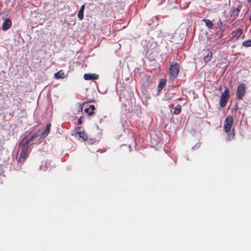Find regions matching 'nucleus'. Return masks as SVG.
<instances>
[{"mask_svg":"<svg viewBox=\"0 0 251 251\" xmlns=\"http://www.w3.org/2000/svg\"><path fill=\"white\" fill-rule=\"evenodd\" d=\"M19 147L22 149L18 162L22 163L25 161L28 155L29 143L24 138L20 142Z\"/></svg>","mask_w":251,"mask_h":251,"instance_id":"nucleus-1","label":"nucleus"},{"mask_svg":"<svg viewBox=\"0 0 251 251\" xmlns=\"http://www.w3.org/2000/svg\"><path fill=\"white\" fill-rule=\"evenodd\" d=\"M180 66L175 61H173L169 67V79L174 80L176 79L179 72Z\"/></svg>","mask_w":251,"mask_h":251,"instance_id":"nucleus-2","label":"nucleus"},{"mask_svg":"<svg viewBox=\"0 0 251 251\" xmlns=\"http://www.w3.org/2000/svg\"><path fill=\"white\" fill-rule=\"evenodd\" d=\"M229 91L228 88L225 86V91L222 94L220 98V104L221 107H224L226 105L229 99Z\"/></svg>","mask_w":251,"mask_h":251,"instance_id":"nucleus-3","label":"nucleus"},{"mask_svg":"<svg viewBox=\"0 0 251 251\" xmlns=\"http://www.w3.org/2000/svg\"><path fill=\"white\" fill-rule=\"evenodd\" d=\"M233 123V118L231 115H228L225 119L224 124V129L226 132H229Z\"/></svg>","mask_w":251,"mask_h":251,"instance_id":"nucleus-4","label":"nucleus"},{"mask_svg":"<svg viewBox=\"0 0 251 251\" xmlns=\"http://www.w3.org/2000/svg\"><path fill=\"white\" fill-rule=\"evenodd\" d=\"M246 93V87L244 83L240 84L237 88V99L238 100L243 99Z\"/></svg>","mask_w":251,"mask_h":251,"instance_id":"nucleus-5","label":"nucleus"},{"mask_svg":"<svg viewBox=\"0 0 251 251\" xmlns=\"http://www.w3.org/2000/svg\"><path fill=\"white\" fill-rule=\"evenodd\" d=\"M39 136V135L33 131H30L27 135L25 136L24 139L29 144L31 142L34 141L35 139Z\"/></svg>","mask_w":251,"mask_h":251,"instance_id":"nucleus-6","label":"nucleus"},{"mask_svg":"<svg viewBox=\"0 0 251 251\" xmlns=\"http://www.w3.org/2000/svg\"><path fill=\"white\" fill-rule=\"evenodd\" d=\"M81 127L80 126L76 127V133L75 134L78 135V136L82 138L83 141H86L87 140L88 136L86 133L84 131H81Z\"/></svg>","mask_w":251,"mask_h":251,"instance_id":"nucleus-7","label":"nucleus"},{"mask_svg":"<svg viewBox=\"0 0 251 251\" xmlns=\"http://www.w3.org/2000/svg\"><path fill=\"white\" fill-rule=\"evenodd\" d=\"M11 25L12 22L11 20L9 18L6 19L2 25L1 29L3 31H6L9 29L11 27Z\"/></svg>","mask_w":251,"mask_h":251,"instance_id":"nucleus-8","label":"nucleus"},{"mask_svg":"<svg viewBox=\"0 0 251 251\" xmlns=\"http://www.w3.org/2000/svg\"><path fill=\"white\" fill-rule=\"evenodd\" d=\"M240 12V9L238 8L233 7L232 9L231 13L232 14L230 15V17L232 18V20H234L236 19L239 16V13Z\"/></svg>","mask_w":251,"mask_h":251,"instance_id":"nucleus-9","label":"nucleus"},{"mask_svg":"<svg viewBox=\"0 0 251 251\" xmlns=\"http://www.w3.org/2000/svg\"><path fill=\"white\" fill-rule=\"evenodd\" d=\"M243 33V29L242 28H238L235 31H232V38L235 39V40H237L239 37Z\"/></svg>","mask_w":251,"mask_h":251,"instance_id":"nucleus-10","label":"nucleus"},{"mask_svg":"<svg viewBox=\"0 0 251 251\" xmlns=\"http://www.w3.org/2000/svg\"><path fill=\"white\" fill-rule=\"evenodd\" d=\"M99 78V75L96 74H85L84 78L85 80H95Z\"/></svg>","mask_w":251,"mask_h":251,"instance_id":"nucleus-11","label":"nucleus"},{"mask_svg":"<svg viewBox=\"0 0 251 251\" xmlns=\"http://www.w3.org/2000/svg\"><path fill=\"white\" fill-rule=\"evenodd\" d=\"M51 127V124H48L46 126L45 130L41 133V138H45L50 133Z\"/></svg>","mask_w":251,"mask_h":251,"instance_id":"nucleus-12","label":"nucleus"},{"mask_svg":"<svg viewBox=\"0 0 251 251\" xmlns=\"http://www.w3.org/2000/svg\"><path fill=\"white\" fill-rule=\"evenodd\" d=\"M212 52L209 50H208L207 53L206 55L203 56V60L205 63L211 61L212 58Z\"/></svg>","mask_w":251,"mask_h":251,"instance_id":"nucleus-13","label":"nucleus"},{"mask_svg":"<svg viewBox=\"0 0 251 251\" xmlns=\"http://www.w3.org/2000/svg\"><path fill=\"white\" fill-rule=\"evenodd\" d=\"M85 9V4H83L81 6L80 8L78 11L77 13V17L79 20H82L84 18V10Z\"/></svg>","mask_w":251,"mask_h":251,"instance_id":"nucleus-14","label":"nucleus"},{"mask_svg":"<svg viewBox=\"0 0 251 251\" xmlns=\"http://www.w3.org/2000/svg\"><path fill=\"white\" fill-rule=\"evenodd\" d=\"M202 21L204 22L205 24V25L209 29H211L213 28V24L212 22L209 19H202Z\"/></svg>","mask_w":251,"mask_h":251,"instance_id":"nucleus-15","label":"nucleus"},{"mask_svg":"<svg viewBox=\"0 0 251 251\" xmlns=\"http://www.w3.org/2000/svg\"><path fill=\"white\" fill-rule=\"evenodd\" d=\"M166 80L165 79H161L159 81V84L158 85V90L160 91L165 86L166 84Z\"/></svg>","mask_w":251,"mask_h":251,"instance_id":"nucleus-16","label":"nucleus"},{"mask_svg":"<svg viewBox=\"0 0 251 251\" xmlns=\"http://www.w3.org/2000/svg\"><path fill=\"white\" fill-rule=\"evenodd\" d=\"M54 77L57 79L64 78V73L62 71H59V72L54 74Z\"/></svg>","mask_w":251,"mask_h":251,"instance_id":"nucleus-17","label":"nucleus"},{"mask_svg":"<svg viewBox=\"0 0 251 251\" xmlns=\"http://www.w3.org/2000/svg\"><path fill=\"white\" fill-rule=\"evenodd\" d=\"M235 137V133L234 131V129H233L231 132H230L227 134L226 140L228 141H231L234 139Z\"/></svg>","mask_w":251,"mask_h":251,"instance_id":"nucleus-18","label":"nucleus"},{"mask_svg":"<svg viewBox=\"0 0 251 251\" xmlns=\"http://www.w3.org/2000/svg\"><path fill=\"white\" fill-rule=\"evenodd\" d=\"M181 107L179 104L177 105L174 108V114L177 115L181 112Z\"/></svg>","mask_w":251,"mask_h":251,"instance_id":"nucleus-19","label":"nucleus"},{"mask_svg":"<svg viewBox=\"0 0 251 251\" xmlns=\"http://www.w3.org/2000/svg\"><path fill=\"white\" fill-rule=\"evenodd\" d=\"M216 25H217V28L219 29L220 30H221L222 29L223 23L222 22V21L221 20V19L220 18L217 21Z\"/></svg>","mask_w":251,"mask_h":251,"instance_id":"nucleus-20","label":"nucleus"},{"mask_svg":"<svg viewBox=\"0 0 251 251\" xmlns=\"http://www.w3.org/2000/svg\"><path fill=\"white\" fill-rule=\"evenodd\" d=\"M243 46L248 48L251 47V40H248L246 41H245L242 43Z\"/></svg>","mask_w":251,"mask_h":251,"instance_id":"nucleus-21","label":"nucleus"},{"mask_svg":"<svg viewBox=\"0 0 251 251\" xmlns=\"http://www.w3.org/2000/svg\"><path fill=\"white\" fill-rule=\"evenodd\" d=\"M90 110H91V112H89V116H91L94 115V110H95V107L94 105H91L89 106Z\"/></svg>","mask_w":251,"mask_h":251,"instance_id":"nucleus-22","label":"nucleus"},{"mask_svg":"<svg viewBox=\"0 0 251 251\" xmlns=\"http://www.w3.org/2000/svg\"><path fill=\"white\" fill-rule=\"evenodd\" d=\"M82 117H80L78 120V123L79 125L82 123Z\"/></svg>","mask_w":251,"mask_h":251,"instance_id":"nucleus-23","label":"nucleus"},{"mask_svg":"<svg viewBox=\"0 0 251 251\" xmlns=\"http://www.w3.org/2000/svg\"><path fill=\"white\" fill-rule=\"evenodd\" d=\"M89 110H90V108H85V109H84V112H85V113H88V114L89 115V112H89Z\"/></svg>","mask_w":251,"mask_h":251,"instance_id":"nucleus-24","label":"nucleus"},{"mask_svg":"<svg viewBox=\"0 0 251 251\" xmlns=\"http://www.w3.org/2000/svg\"><path fill=\"white\" fill-rule=\"evenodd\" d=\"M248 1V2L249 3V2H251V0H247Z\"/></svg>","mask_w":251,"mask_h":251,"instance_id":"nucleus-25","label":"nucleus"},{"mask_svg":"<svg viewBox=\"0 0 251 251\" xmlns=\"http://www.w3.org/2000/svg\"><path fill=\"white\" fill-rule=\"evenodd\" d=\"M86 102H83V103H82V104H84Z\"/></svg>","mask_w":251,"mask_h":251,"instance_id":"nucleus-26","label":"nucleus"},{"mask_svg":"<svg viewBox=\"0 0 251 251\" xmlns=\"http://www.w3.org/2000/svg\"><path fill=\"white\" fill-rule=\"evenodd\" d=\"M80 108H81V109H82V107H80Z\"/></svg>","mask_w":251,"mask_h":251,"instance_id":"nucleus-27","label":"nucleus"},{"mask_svg":"<svg viewBox=\"0 0 251 251\" xmlns=\"http://www.w3.org/2000/svg\"><path fill=\"white\" fill-rule=\"evenodd\" d=\"M80 108H81V109H82V107H80Z\"/></svg>","mask_w":251,"mask_h":251,"instance_id":"nucleus-28","label":"nucleus"},{"mask_svg":"<svg viewBox=\"0 0 251 251\" xmlns=\"http://www.w3.org/2000/svg\"><path fill=\"white\" fill-rule=\"evenodd\" d=\"M94 100H91L90 101H91V102H92V101H93Z\"/></svg>","mask_w":251,"mask_h":251,"instance_id":"nucleus-29","label":"nucleus"}]
</instances>
